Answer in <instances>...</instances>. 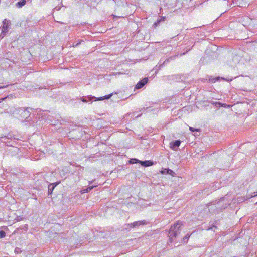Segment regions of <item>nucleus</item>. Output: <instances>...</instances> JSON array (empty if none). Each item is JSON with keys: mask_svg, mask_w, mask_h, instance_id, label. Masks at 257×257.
<instances>
[{"mask_svg": "<svg viewBox=\"0 0 257 257\" xmlns=\"http://www.w3.org/2000/svg\"><path fill=\"white\" fill-rule=\"evenodd\" d=\"M183 225L181 221H178L172 226L169 231V237L170 242L173 241V238L180 234L179 228Z\"/></svg>", "mask_w": 257, "mask_h": 257, "instance_id": "nucleus-1", "label": "nucleus"}, {"mask_svg": "<svg viewBox=\"0 0 257 257\" xmlns=\"http://www.w3.org/2000/svg\"><path fill=\"white\" fill-rule=\"evenodd\" d=\"M68 169L66 167H61V168H58V169H56L55 171L52 172L51 174V176H60L62 177V176L66 175L68 172Z\"/></svg>", "mask_w": 257, "mask_h": 257, "instance_id": "nucleus-2", "label": "nucleus"}, {"mask_svg": "<svg viewBox=\"0 0 257 257\" xmlns=\"http://www.w3.org/2000/svg\"><path fill=\"white\" fill-rule=\"evenodd\" d=\"M10 21L5 19L3 22V26L2 28V32L0 35V38H3L9 30V26L10 25Z\"/></svg>", "mask_w": 257, "mask_h": 257, "instance_id": "nucleus-3", "label": "nucleus"}, {"mask_svg": "<svg viewBox=\"0 0 257 257\" xmlns=\"http://www.w3.org/2000/svg\"><path fill=\"white\" fill-rule=\"evenodd\" d=\"M18 113L20 115V118L22 120H25L28 118L30 115V112L28 108H21L18 110Z\"/></svg>", "mask_w": 257, "mask_h": 257, "instance_id": "nucleus-4", "label": "nucleus"}, {"mask_svg": "<svg viewBox=\"0 0 257 257\" xmlns=\"http://www.w3.org/2000/svg\"><path fill=\"white\" fill-rule=\"evenodd\" d=\"M146 224H147V222L145 220H141L134 222L131 224H128L126 225L129 228H134L136 227H139L141 225H144Z\"/></svg>", "mask_w": 257, "mask_h": 257, "instance_id": "nucleus-5", "label": "nucleus"}, {"mask_svg": "<svg viewBox=\"0 0 257 257\" xmlns=\"http://www.w3.org/2000/svg\"><path fill=\"white\" fill-rule=\"evenodd\" d=\"M148 81L147 78H144L141 81L138 82L135 86L136 89L142 88Z\"/></svg>", "mask_w": 257, "mask_h": 257, "instance_id": "nucleus-6", "label": "nucleus"}, {"mask_svg": "<svg viewBox=\"0 0 257 257\" xmlns=\"http://www.w3.org/2000/svg\"><path fill=\"white\" fill-rule=\"evenodd\" d=\"M181 144L180 140H176L170 143V148L173 150H176V148L178 147Z\"/></svg>", "mask_w": 257, "mask_h": 257, "instance_id": "nucleus-7", "label": "nucleus"}, {"mask_svg": "<svg viewBox=\"0 0 257 257\" xmlns=\"http://www.w3.org/2000/svg\"><path fill=\"white\" fill-rule=\"evenodd\" d=\"M60 183V182H55V183H52V184H50L49 186H48V194L50 195V194H51L52 193V192H53V190H54V189L55 188V187Z\"/></svg>", "mask_w": 257, "mask_h": 257, "instance_id": "nucleus-8", "label": "nucleus"}, {"mask_svg": "<svg viewBox=\"0 0 257 257\" xmlns=\"http://www.w3.org/2000/svg\"><path fill=\"white\" fill-rule=\"evenodd\" d=\"M161 173L162 174H168L172 176H174L175 175V172L170 169H164L161 171Z\"/></svg>", "mask_w": 257, "mask_h": 257, "instance_id": "nucleus-9", "label": "nucleus"}, {"mask_svg": "<svg viewBox=\"0 0 257 257\" xmlns=\"http://www.w3.org/2000/svg\"><path fill=\"white\" fill-rule=\"evenodd\" d=\"M139 163L144 167H148L152 166L153 164V163L152 161L148 160V161H139Z\"/></svg>", "mask_w": 257, "mask_h": 257, "instance_id": "nucleus-10", "label": "nucleus"}, {"mask_svg": "<svg viewBox=\"0 0 257 257\" xmlns=\"http://www.w3.org/2000/svg\"><path fill=\"white\" fill-rule=\"evenodd\" d=\"M220 79H224L223 78L220 77L219 76L216 77H210V78L209 79V82L211 83H215L216 81L219 80Z\"/></svg>", "mask_w": 257, "mask_h": 257, "instance_id": "nucleus-11", "label": "nucleus"}, {"mask_svg": "<svg viewBox=\"0 0 257 257\" xmlns=\"http://www.w3.org/2000/svg\"><path fill=\"white\" fill-rule=\"evenodd\" d=\"M26 0H21V1L17 2L16 4V6L18 8H21L23 6H24L26 4Z\"/></svg>", "mask_w": 257, "mask_h": 257, "instance_id": "nucleus-12", "label": "nucleus"}, {"mask_svg": "<svg viewBox=\"0 0 257 257\" xmlns=\"http://www.w3.org/2000/svg\"><path fill=\"white\" fill-rule=\"evenodd\" d=\"M112 95V94H109V95H105V96L104 97H99V98H96V101H98V100H103L104 99H109Z\"/></svg>", "mask_w": 257, "mask_h": 257, "instance_id": "nucleus-13", "label": "nucleus"}, {"mask_svg": "<svg viewBox=\"0 0 257 257\" xmlns=\"http://www.w3.org/2000/svg\"><path fill=\"white\" fill-rule=\"evenodd\" d=\"M97 186V185H93V186H90V187H88L87 188L81 190V192L82 193H87L89 191H90L91 189H92L94 187H95Z\"/></svg>", "mask_w": 257, "mask_h": 257, "instance_id": "nucleus-14", "label": "nucleus"}, {"mask_svg": "<svg viewBox=\"0 0 257 257\" xmlns=\"http://www.w3.org/2000/svg\"><path fill=\"white\" fill-rule=\"evenodd\" d=\"M140 160L137 159L133 158L130 160L129 162L130 164H135L137 163H139Z\"/></svg>", "mask_w": 257, "mask_h": 257, "instance_id": "nucleus-15", "label": "nucleus"}, {"mask_svg": "<svg viewBox=\"0 0 257 257\" xmlns=\"http://www.w3.org/2000/svg\"><path fill=\"white\" fill-rule=\"evenodd\" d=\"M172 59V57H170L169 58L166 59V60H165L163 62V63L160 65V67H162V66H163V65H164L165 64L168 63V62L170 61V60H171Z\"/></svg>", "mask_w": 257, "mask_h": 257, "instance_id": "nucleus-16", "label": "nucleus"}, {"mask_svg": "<svg viewBox=\"0 0 257 257\" xmlns=\"http://www.w3.org/2000/svg\"><path fill=\"white\" fill-rule=\"evenodd\" d=\"M6 236V233L3 230H0V238L5 237Z\"/></svg>", "mask_w": 257, "mask_h": 257, "instance_id": "nucleus-17", "label": "nucleus"}, {"mask_svg": "<svg viewBox=\"0 0 257 257\" xmlns=\"http://www.w3.org/2000/svg\"><path fill=\"white\" fill-rule=\"evenodd\" d=\"M22 173L20 172H15L13 171L12 172V175H15V176H19V175H23V174H21Z\"/></svg>", "mask_w": 257, "mask_h": 257, "instance_id": "nucleus-18", "label": "nucleus"}, {"mask_svg": "<svg viewBox=\"0 0 257 257\" xmlns=\"http://www.w3.org/2000/svg\"><path fill=\"white\" fill-rule=\"evenodd\" d=\"M189 130L192 132H195V131H199V129L197 128H194L192 127H189Z\"/></svg>", "mask_w": 257, "mask_h": 257, "instance_id": "nucleus-19", "label": "nucleus"}, {"mask_svg": "<svg viewBox=\"0 0 257 257\" xmlns=\"http://www.w3.org/2000/svg\"><path fill=\"white\" fill-rule=\"evenodd\" d=\"M37 175H41V176H49V175L48 174H44V172H40V173H38Z\"/></svg>", "mask_w": 257, "mask_h": 257, "instance_id": "nucleus-20", "label": "nucleus"}, {"mask_svg": "<svg viewBox=\"0 0 257 257\" xmlns=\"http://www.w3.org/2000/svg\"><path fill=\"white\" fill-rule=\"evenodd\" d=\"M161 21V19H160L159 20H158L157 21L154 23V25L156 26H158L159 24Z\"/></svg>", "mask_w": 257, "mask_h": 257, "instance_id": "nucleus-21", "label": "nucleus"}, {"mask_svg": "<svg viewBox=\"0 0 257 257\" xmlns=\"http://www.w3.org/2000/svg\"><path fill=\"white\" fill-rule=\"evenodd\" d=\"M81 101L84 103L87 102L88 100L84 97L81 98Z\"/></svg>", "mask_w": 257, "mask_h": 257, "instance_id": "nucleus-22", "label": "nucleus"}, {"mask_svg": "<svg viewBox=\"0 0 257 257\" xmlns=\"http://www.w3.org/2000/svg\"><path fill=\"white\" fill-rule=\"evenodd\" d=\"M189 237H190V235H186L184 237V240H185V239H187H187H188V238H189Z\"/></svg>", "mask_w": 257, "mask_h": 257, "instance_id": "nucleus-23", "label": "nucleus"}, {"mask_svg": "<svg viewBox=\"0 0 257 257\" xmlns=\"http://www.w3.org/2000/svg\"><path fill=\"white\" fill-rule=\"evenodd\" d=\"M20 252V248H16L15 249V252L18 253Z\"/></svg>", "mask_w": 257, "mask_h": 257, "instance_id": "nucleus-24", "label": "nucleus"}, {"mask_svg": "<svg viewBox=\"0 0 257 257\" xmlns=\"http://www.w3.org/2000/svg\"><path fill=\"white\" fill-rule=\"evenodd\" d=\"M6 87H7L6 86H0V89L5 88H6Z\"/></svg>", "mask_w": 257, "mask_h": 257, "instance_id": "nucleus-25", "label": "nucleus"}, {"mask_svg": "<svg viewBox=\"0 0 257 257\" xmlns=\"http://www.w3.org/2000/svg\"><path fill=\"white\" fill-rule=\"evenodd\" d=\"M94 98H95V97H89V99L90 101H91L92 100V99Z\"/></svg>", "mask_w": 257, "mask_h": 257, "instance_id": "nucleus-26", "label": "nucleus"}, {"mask_svg": "<svg viewBox=\"0 0 257 257\" xmlns=\"http://www.w3.org/2000/svg\"><path fill=\"white\" fill-rule=\"evenodd\" d=\"M80 43V42H79V43H77V44H76V45H75V46H78Z\"/></svg>", "mask_w": 257, "mask_h": 257, "instance_id": "nucleus-27", "label": "nucleus"}, {"mask_svg": "<svg viewBox=\"0 0 257 257\" xmlns=\"http://www.w3.org/2000/svg\"><path fill=\"white\" fill-rule=\"evenodd\" d=\"M6 137L5 136V137H1V138H6Z\"/></svg>", "mask_w": 257, "mask_h": 257, "instance_id": "nucleus-28", "label": "nucleus"}]
</instances>
